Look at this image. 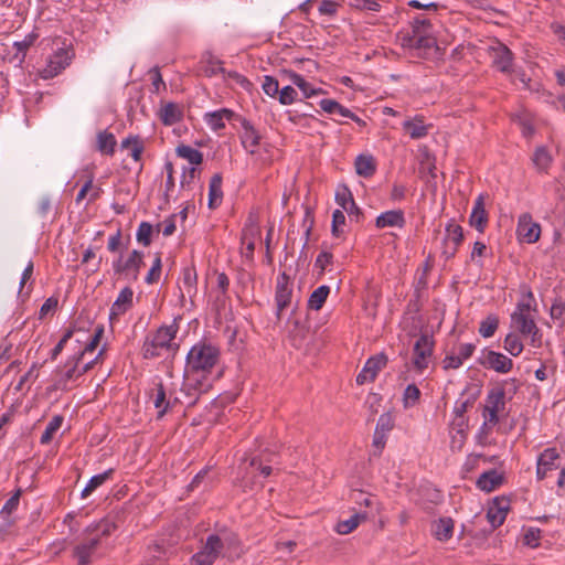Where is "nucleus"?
<instances>
[{
	"label": "nucleus",
	"mask_w": 565,
	"mask_h": 565,
	"mask_svg": "<svg viewBox=\"0 0 565 565\" xmlns=\"http://www.w3.org/2000/svg\"><path fill=\"white\" fill-rule=\"evenodd\" d=\"M523 297L516 303L515 310L510 317L511 330L520 333L523 338L530 339L531 345L540 348L542 344V332L537 328L531 311H536V301L531 288L526 285L522 287Z\"/></svg>",
	"instance_id": "nucleus-1"
},
{
	"label": "nucleus",
	"mask_w": 565,
	"mask_h": 565,
	"mask_svg": "<svg viewBox=\"0 0 565 565\" xmlns=\"http://www.w3.org/2000/svg\"><path fill=\"white\" fill-rule=\"evenodd\" d=\"M221 554L227 557L237 554V540L233 535H210L203 548L192 556V565H212Z\"/></svg>",
	"instance_id": "nucleus-2"
},
{
	"label": "nucleus",
	"mask_w": 565,
	"mask_h": 565,
	"mask_svg": "<svg viewBox=\"0 0 565 565\" xmlns=\"http://www.w3.org/2000/svg\"><path fill=\"white\" fill-rule=\"evenodd\" d=\"M114 525L108 521H100L87 529L88 537L74 548V556L79 565H86L95 555L100 539L110 534Z\"/></svg>",
	"instance_id": "nucleus-3"
},
{
	"label": "nucleus",
	"mask_w": 565,
	"mask_h": 565,
	"mask_svg": "<svg viewBox=\"0 0 565 565\" xmlns=\"http://www.w3.org/2000/svg\"><path fill=\"white\" fill-rule=\"evenodd\" d=\"M217 363V355H185L184 374L189 380L201 383L206 380Z\"/></svg>",
	"instance_id": "nucleus-4"
},
{
	"label": "nucleus",
	"mask_w": 565,
	"mask_h": 565,
	"mask_svg": "<svg viewBox=\"0 0 565 565\" xmlns=\"http://www.w3.org/2000/svg\"><path fill=\"white\" fill-rule=\"evenodd\" d=\"M181 317L173 319L171 324H163L157 329L151 338V347L153 349H166L170 351H178L180 345L177 343L175 337L179 331V322Z\"/></svg>",
	"instance_id": "nucleus-5"
},
{
	"label": "nucleus",
	"mask_w": 565,
	"mask_h": 565,
	"mask_svg": "<svg viewBox=\"0 0 565 565\" xmlns=\"http://www.w3.org/2000/svg\"><path fill=\"white\" fill-rule=\"evenodd\" d=\"M507 392L503 388H493L489 392L483 408V417H488V422L497 425L500 422V416L505 409Z\"/></svg>",
	"instance_id": "nucleus-6"
},
{
	"label": "nucleus",
	"mask_w": 565,
	"mask_h": 565,
	"mask_svg": "<svg viewBox=\"0 0 565 565\" xmlns=\"http://www.w3.org/2000/svg\"><path fill=\"white\" fill-rule=\"evenodd\" d=\"M292 292L294 288L290 277L286 271L280 273L277 276L275 289L276 317L278 320H280L282 311L291 305Z\"/></svg>",
	"instance_id": "nucleus-7"
},
{
	"label": "nucleus",
	"mask_w": 565,
	"mask_h": 565,
	"mask_svg": "<svg viewBox=\"0 0 565 565\" xmlns=\"http://www.w3.org/2000/svg\"><path fill=\"white\" fill-rule=\"evenodd\" d=\"M489 53L492 61V66L503 73L511 74L513 70L514 54L513 52L502 42H497V45L490 46Z\"/></svg>",
	"instance_id": "nucleus-8"
},
{
	"label": "nucleus",
	"mask_w": 565,
	"mask_h": 565,
	"mask_svg": "<svg viewBox=\"0 0 565 565\" xmlns=\"http://www.w3.org/2000/svg\"><path fill=\"white\" fill-rule=\"evenodd\" d=\"M74 55L72 47L58 49L49 57L46 67L44 68V77L57 76L71 64Z\"/></svg>",
	"instance_id": "nucleus-9"
},
{
	"label": "nucleus",
	"mask_w": 565,
	"mask_h": 565,
	"mask_svg": "<svg viewBox=\"0 0 565 565\" xmlns=\"http://www.w3.org/2000/svg\"><path fill=\"white\" fill-rule=\"evenodd\" d=\"M516 233L521 241L533 244L540 238L541 225L533 221L530 213H523L519 217Z\"/></svg>",
	"instance_id": "nucleus-10"
},
{
	"label": "nucleus",
	"mask_w": 565,
	"mask_h": 565,
	"mask_svg": "<svg viewBox=\"0 0 565 565\" xmlns=\"http://www.w3.org/2000/svg\"><path fill=\"white\" fill-rule=\"evenodd\" d=\"M237 121L241 124L243 128V131L239 135L242 146L250 154L256 153L262 139L259 131L254 127V125L248 119L241 115L237 118Z\"/></svg>",
	"instance_id": "nucleus-11"
},
{
	"label": "nucleus",
	"mask_w": 565,
	"mask_h": 565,
	"mask_svg": "<svg viewBox=\"0 0 565 565\" xmlns=\"http://www.w3.org/2000/svg\"><path fill=\"white\" fill-rule=\"evenodd\" d=\"M559 454L556 448L544 449L536 460V478L543 480L547 473L558 467Z\"/></svg>",
	"instance_id": "nucleus-12"
},
{
	"label": "nucleus",
	"mask_w": 565,
	"mask_h": 565,
	"mask_svg": "<svg viewBox=\"0 0 565 565\" xmlns=\"http://www.w3.org/2000/svg\"><path fill=\"white\" fill-rule=\"evenodd\" d=\"M439 52V46L434 36L427 33L417 34L413 56L420 58H433Z\"/></svg>",
	"instance_id": "nucleus-13"
},
{
	"label": "nucleus",
	"mask_w": 565,
	"mask_h": 565,
	"mask_svg": "<svg viewBox=\"0 0 565 565\" xmlns=\"http://www.w3.org/2000/svg\"><path fill=\"white\" fill-rule=\"evenodd\" d=\"M387 362L386 355H371L365 362L362 371L356 376V383L363 385L367 382H372L377 372L385 366Z\"/></svg>",
	"instance_id": "nucleus-14"
},
{
	"label": "nucleus",
	"mask_w": 565,
	"mask_h": 565,
	"mask_svg": "<svg viewBox=\"0 0 565 565\" xmlns=\"http://www.w3.org/2000/svg\"><path fill=\"white\" fill-rule=\"evenodd\" d=\"M481 388L477 384L468 385L456 401L452 414L466 415V412L471 407L480 396Z\"/></svg>",
	"instance_id": "nucleus-15"
},
{
	"label": "nucleus",
	"mask_w": 565,
	"mask_h": 565,
	"mask_svg": "<svg viewBox=\"0 0 565 565\" xmlns=\"http://www.w3.org/2000/svg\"><path fill=\"white\" fill-rule=\"evenodd\" d=\"M238 117L239 115L234 113L232 109L221 108L218 110L206 113L204 115V121L213 131H220L225 128V120L237 121Z\"/></svg>",
	"instance_id": "nucleus-16"
},
{
	"label": "nucleus",
	"mask_w": 565,
	"mask_h": 565,
	"mask_svg": "<svg viewBox=\"0 0 565 565\" xmlns=\"http://www.w3.org/2000/svg\"><path fill=\"white\" fill-rule=\"evenodd\" d=\"M222 65L223 61L214 56L210 51L204 52L199 62L200 71L206 77H213L217 74L225 75V68Z\"/></svg>",
	"instance_id": "nucleus-17"
},
{
	"label": "nucleus",
	"mask_w": 565,
	"mask_h": 565,
	"mask_svg": "<svg viewBox=\"0 0 565 565\" xmlns=\"http://www.w3.org/2000/svg\"><path fill=\"white\" fill-rule=\"evenodd\" d=\"M406 224L405 214L402 210H390L381 213L375 220L377 228L398 227L403 228Z\"/></svg>",
	"instance_id": "nucleus-18"
},
{
	"label": "nucleus",
	"mask_w": 565,
	"mask_h": 565,
	"mask_svg": "<svg viewBox=\"0 0 565 565\" xmlns=\"http://www.w3.org/2000/svg\"><path fill=\"white\" fill-rule=\"evenodd\" d=\"M134 291L130 287H125L120 290L117 299L114 301L109 312V319H116L120 315H124L128 309L132 307Z\"/></svg>",
	"instance_id": "nucleus-19"
},
{
	"label": "nucleus",
	"mask_w": 565,
	"mask_h": 565,
	"mask_svg": "<svg viewBox=\"0 0 565 565\" xmlns=\"http://www.w3.org/2000/svg\"><path fill=\"white\" fill-rule=\"evenodd\" d=\"M470 226L475 227L479 233H483L488 224V213L484 209L483 196L479 195L469 216Z\"/></svg>",
	"instance_id": "nucleus-20"
},
{
	"label": "nucleus",
	"mask_w": 565,
	"mask_h": 565,
	"mask_svg": "<svg viewBox=\"0 0 565 565\" xmlns=\"http://www.w3.org/2000/svg\"><path fill=\"white\" fill-rule=\"evenodd\" d=\"M431 125L424 124V116L416 115L413 119H407L402 124L403 130L411 137V139H422L429 132Z\"/></svg>",
	"instance_id": "nucleus-21"
},
{
	"label": "nucleus",
	"mask_w": 565,
	"mask_h": 565,
	"mask_svg": "<svg viewBox=\"0 0 565 565\" xmlns=\"http://www.w3.org/2000/svg\"><path fill=\"white\" fill-rule=\"evenodd\" d=\"M508 511L509 501L505 499H495L488 510V521L493 527L500 526L504 522Z\"/></svg>",
	"instance_id": "nucleus-22"
},
{
	"label": "nucleus",
	"mask_w": 565,
	"mask_h": 565,
	"mask_svg": "<svg viewBox=\"0 0 565 565\" xmlns=\"http://www.w3.org/2000/svg\"><path fill=\"white\" fill-rule=\"evenodd\" d=\"M180 280L182 282L180 289L193 298L198 294V273L193 264L182 268Z\"/></svg>",
	"instance_id": "nucleus-23"
},
{
	"label": "nucleus",
	"mask_w": 565,
	"mask_h": 565,
	"mask_svg": "<svg viewBox=\"0 0 565 565\" xmlns=\"http://www.w3.org/2000/svg\"><path fill=\"white\" fill-rule=\"evenodd\" d=\"M143 257V252L134 249L125 260V276L129 277L132 281L138 280L140 269L145 265Z\"/></svg>",
	"instance_id": "nucleus-24"
},
{
	"label": "nucleus",
	"mask_w": 565,
	"mask_h": 565,
	"mask_svg": "<svg viewBox=\"0 0 565 565\" xmlns=\"http://www.w3.org/2000/svg\"><path fill=\"white\" fill-rule=\"evenodd\" d=\"M355 172L359 177L369 179L376 172V161L372 154L361 153L354 161Z\"/></svg>",
	"instance_id": "nucleus-25"
},
{
	"label": "nucleus",
	"mask_w": 565,
	"mask_h": 565,
	"mask_svg": "<svg viewBox=\"0 0 565 565\" xmlns=\"http://www.w3.org/2000/svg\"><path fill=\"white\" fill-rule=\"evenodd\" d=\"M503 481V477L495 469L484 471L476 481L478 489L484 492L494 491Z\"/></svg>",
	"instance_id": "nucleus-26"
},
{
	"label": "nucleus",
	"mask_w": 565,
	"mask_h": 565,
	"mask_svg": "<svg viewBox=\"0 0 565 565\" xmlns=\"http://www.w3.org/2000/svg\"><path fill=\"white\" fill-rule=\"evenodd\" d=\"M223 178L221 173H215L210 179L209 184V209L215 210L217 209L223 200V190H222Z\"/></svg>",
	"instance_id": "nucleus-27"
},
{
	"label": "nucleus",
	"mask_w": 565,
	"mask_h": 565,
	"mask_svg": "<svg viewBox=\"0 0 565 565\" xmlns=\"http://www.w3.org/2000/svg\"><path fill=\"white\" fill-rule=\"evenodd\" d=\"M285 73L289 76L292 84H295L301 90L305 98H310L324 93L322 88L313 87L300 74L294 71H285Z\"/></svg>",
	"instance_id": "nucleus-28"
},
{
	"label": "nucleus",
	"mask_w": 565,
	"mask_h": 565,
	"mask_svg": "<svg viewBox=\"0 0 565 565\" xmlns=\"http://www.w3.org/2000/svg\"><path fill=\"white\" fill-rule=\"evenodd\" d=\"M182 117V108L177 103H167L160 109V119L166 126H172L181 121Z\"/></svg>",
	"instance_id": "nucleus-29"
},
{
	"label": "nucleus",
	"mask_w": 565,
	"mask_h": 565,
	"mask_svg": "<svg viewBox=\"0 0 565 565\" xmlns=\"http://www.w3.org/2000/svg\"><path fill=\"white\" fill-rule=\"evenodd\" d=\"M330 291L331 289L327 285H321L317 289H315L310 294L309 299L307 301L308 309L315 311L320 310L323 307L326 300L328 299Z\"/></svg>",
	"instance_id": "nucleus-30"
},
{
	"label": "nucleus",
	"mask_w": 565,
	"mask_h": 565,
	"mask_svg": "<svg viewBox=\"0 0 565 565\" xmlns=\"http://www.w3.org/2000/svg\"><path fill=\"white\" fill-rule=\"evenodd\" d=\"M446 235L444 237V243L452 244L459 248V246L463 242V228L451 218L445 227Z\"/></svg>",
	"instance_id": "nucleus-31"
},
{
	"label": "nucleus",
	"mask_w": 565,
	"mask_h": 565,
	"mask_svg": "<svg viewBox=\"0 0 565 565\" xmlns=\"http://www.w3.org/2000/svg\"><path fill=\"white\" fill-rule=\"evenodd\" d=\"M454 533V522L450 518H441L433 524V534L438 541H448Z\"/></svg>",
	"instance_id": "nucleus-32"
},
{
	"label": "nucleus",
	"mask_w": 565,
	"mask_h": 565,
	"mask_svg": "<svg viewBox=\"0 0 565 565\" xmlns=\"http://www.w3.org/2000/svg\"><path fill=\"white\" fill-rule=\"evenodd\" d=\"M150 398L153 403L154 408L158 412V417H162L166 414L167 409L169 408L170 403L169 401H167L166 391L161 383L157 384L156 387L152 390Z\"/></svg>",
	"instance_id": "nucleus-33"
},
{
	"label": "nucleus",
	"mask_w": 565,
	"mask_h": 565,
	"mask_svg": "<svg viewBox=\"0 0 565 565\" xmlns=\"http://www.w3.org/2000/svg\"><path fill=\"white\" fill-rule=\"evenodd\" d=\"M482 363L500 373H507L512 367V361L508 355H483Z\"/></svg>",
	"instance_id": "nucleus-34"
},
{
	"label": "nucleus",
	"mask_w": 565,
	"mask_h": 565,
	"mask_svg": "<svg viewBox=\"0 0 565 565\" xmlns=\"http://www.w3.org/2000/svg\"><path fill=\"white\" fill-rule=\"evenodd\" d=\"M367 515L365 512L355 513L349 519L340 521L335 526V531L342 535L349 534L354 531L362 521H365Z\"/></svg>",
	"instance_id": "nucleus-35"
},
{
	"label": "nucleus",
	"mask_w": 565,
	"mask_h": 565,
	"mask_svg": "<svg viewBox=\"0 0 565 565\" xmlns=\"http://www.w3.org/2000/svg\"><path fill=\"white\" fill-rule=\"evenodd\" d=\"M116 147V138L114 134L107 130L97 134V150L103 154L113 156Z\"/></svg>",
	"instance_id": "nucleus-36"
},
{
	"label": "nucleus",
	"mask_w": 565,
	"mask_h": 565,
	"mask_svg": "<svg viewBox=\"0 0 565 565\" xmlns=\"http://www.w3.org/2000/svg\"><path fill=\"white\" fill-rule=\"evenodd\" d=\"M175 152L178 157L186 159L193 166H199L203 162V153L191 146L179 145Z\"/></svg>",
	"instance_id": "nucleus-37"
},
{
	"label": "nucleus",
	"mask_w": 565,
	"mask_h": 565,
	"mask_svg": "<svg viewBox=\"0 0 565 565\" xmlns=\"http://www.w3.org/2000/svg\"><path fill=\"white\" fill-rule=\"evenodd\" d=\"M111 473L113 470L109 469L107 471L93 476L86 483L85 488L82 490L81 497L83 499L89 497L97 488L103 486L109 479Z\"/></svg>",
	"instance_id": "nucleus-38"
},
{
	"label": "nucleus",
	"mask_w": 565,
	"mask_h": 565,
	"mask_svg": "<svg viewBox=\"0 0 565 565\" xmlns=\"http://www.w3.org/2000/svg\"><path fill=\"white\" fill-rule=\"evenodd\" d=\"M532 161L540 172H546L552 163V157L546 147L540 146L535 149Z\"/></svg>",
	"instance_id": "nucleus-39"
},
{
	"label": "nucleus",
	"mask_w": 565,
	"mask_h": 565,
	"mask_svg": "<svg viewBox=\"0 0 565 565\" xmlns=\"http://www.w3.org/2000/svg\"><path fill=\"white\" fill-rule=\"evenodd\" d=\"M319 106L323 111L331 115L339 114L340 116L345 117L350 114V109L341 105L335 99L323 98L319 102Z\"/></svg>",
	"instance_id": "nucleus-40"
},
{
	"label": "nucleus",
	"mask_w": 565,
	"mask_h": 565,
	"mask_svg": "<svg viewBox=\"0 0 565 565\" xmlns=\"http://www.w3.org/2000/svg\"><path fill=\"white\" fill-rule=\"evenodd\" d=\"M434 340L433 335L425 332L416 338L414 342L413 353H433Z\"/></svg>",
	"instance_id": "nucleus-41"
},
{
	"label": "nucleus",
	"mask_w": 565,
	"mask_h": 565,
	"mask_svg": "<svg viewBox=\"0 0 565 565\" xmlns=\"http://www.w3.org/2000/svg\"><path fill=\"white\" fill-rule=\"evenodd\" d=\"M104 332H105V328L103 324H98L95 330H94V333L90 335L89 334V341L86 343L85 347L83 348H79L78 351L76 353H92L96 350V348L98 347L102 338L104 337Z\"/></svg>",
	"instance_id": "nucleus-42"
},
{
	"label": "nucleus",
	"mask_w": 565,
	"mask_h": 565,
	"mask_svg": "<svg viewBox=\"0 0 565 565\" xmlns=\"http://www.w3.org/2000/svg\"><path fill=\"white\" fill-rule=\"evenodd\" d=\"M334 200L344 211L354 202L353 194L347 184H339L335 190Z\"/></svg>",
	"instance_id": "nucleus-43"
},
{
	"label": "nucleus",
	"mask_w": 565,
	"mask_h": 565,
	"mask_svg": "<svg viewBox=\"0 0 565 565\" xmlns=\"http://www.w3.org/2000/svg\"><path fill=\"white\" fill-rule=\"evenodd\" d=\"M499 327V318L495 315H489L480 322L479 333L483 338H490L494 334Z\"/></svg>",
	"instance_id": "nucleus-44"
},
{
	"label": "nucleus",
	"mask_w": 565,
	"mask_h": 565,
	"mask_svg": "<svg viewBox=\"0 0 565 565\" xmlns=\"http://www.w3.org/2000/svg\"><path fill=\"white\" fill-rule=\"evenodd\" d=\"M153 226L149 222H141L136 232V239L139 244L147 247L151 244Z\"/></svg>",
	"instance_id": "nucleus-45"
},
{
	"label": "nucleus",
	"mask_w": 565,
	"mask_h": 565,
	"mask_svg": "<svg viewBox=\"0 0 565 565\" xmlns=\"http://www.w3.org/2000/svg\"><path fill=\"white\" fill-rule=\"evenodd\" d=\"M521 334L511 330L510 333L507 334L504 339V349L509 353H522L523 343L521 341Z\"/></svg>",
	"instance_id": "nucleus-46"
},
{
	"label": "nucleus",
	"mask_w": 565,
	"mask_h": 565,
	"mask_svg": "<svg viewBox=\"0 0 565 565\" xmlns=\"http://www.w3.org/2000/svg\"><path fill=\"white\" fill-rule=\"evenodd\" d=\"M63 424V417L60 415L54 416L49 424L46 425L45 430L43 431L41 436V444H49L54 434L61 428Z\"/></svg>",
	"instance_id": "nucleus-47"
},
{
	"label": "nucleus",
	"mask_w": 565,
	"mask_h": 565,
	"mask_svg": "<svg viewBox=\"0 0 565 565\" xmlns=\"http://www.w3.org/2000/svg\"><path fill=\"white\" fill-rule=\"evenodd\" d=\"M36 39H38V34L30 33L22 41H15L13 43V46L17 49L15 56L18 57L20 55V61L24 60V57L26 55V51L29 50L30 46H32L34 44Z\"/></svg>",
	"instance_id": "nucleus-48"
},
{
	"label": "nucleus",
	"mask_w": 565,
	"mask_h": 565,
	"mask_svg": "<svg viewBox=\"0 0 565 565\" xmlns=\"http://www.w3.org/2000/svg\"><path fill=\"white\" fill-rule=\"evenodd\" d=\"M162 269V262L160 255H157L153 259L152 266L149 269L147 276L145 277V281L148 285H153L159 281Z\"/></svg>",
	"instance_id": "nucleus-49"
},
{
	"label": "nucleus",
	"mask_w": 565,
	"mask_h": 565,
	"mask_svg": "<svg viewBox=\"0 0 565 565\" xmlns=\"http://www.w3.org/2000/svg\"><path fill=\"white\" fill-rule=\"evenodd\" d=\"M419 396H420L419 388L414 384H409L405 388L404 394H403L404 406L406 408L413 407L418 402Z\"/></svg>",
	"instance_id": "nucleus-50"
},
{
	"label": "nucleus",
	"mask_w": 565,
	"mask_h": 565,
	"mask_svg": "<svg viewBox=\"0 0 565 565\" xmlns=\"http://www.w3.org/2000/svg\"><path fill=\"white\" fill-rule=\"evenodd\" d=\"M468 418L466 415L452 414V418L449 424V430L451 433L457 431L458 434L468 433Z\"/></svg>",
	"instance_id": "nucleus-51"
},
{
	"label": "nucleus",
	"mask_w": 565,
	"mask_h": 565,
	"mask_svg": "<svg viewBox=\"0 0 565 565\" xmlns=\"http://www.w3.org/2000/svg\"><path fill=\"white\" fill-rule=\"evenodd\" d=\"M349 4L358 10H367L379 12L381 10L380 0H350Z\"/></svg>",
	"instance_id": "nucleus-52"
},
{
	"label": "nucleus",
	"mask_w": 565,
	"mask_h": 565,
	"mask_svg": "<svg viewBox=\"0 0 565 565\" xmlns=\"http://www.w3.org/2000/svg\"><path fill=\"white\" fill-rule=\"evenodd\" d=\"M297 90L292 86L287 85L279 89L278 100L281 105H291L297 99Z\"/></svg>",
	"instance_id": "nucleus-53"
},
{
	"label": "nucleus",
	"mask_w": 565,
	"mask_h": 565,
	"mask_svg": "<svg viewBox=\"0 0 565 565\" xmlns=\"http://www.w3.org/2000/svg\"><path fill=\"white\" fill-rule=\"evenodd\" d=\"M431 28V23L428 19H426L424 15L418 14L413 19L412 22V31L413 33H427L428 29Z\"/></svg>",
	"instance_id": "nucleus-54"
},
{
	"label": "nucleus",
	"mask_w": 565,
	"mask_h": 565,
	"mask_svg": "<svg viewBox=\"0 0 565 565\" xmlns=\"http://www.w3.org/2000/svg\"><path fill=\"white\" fill-rule=\"evenodd\" d=\"M333 262V255L332 253L330 252H327V250H322L316 262H315V267L316 268H319V276H322L328 267V265L332 264Z\"/></svg>",
	"instance_id": "nucleus-55"
},
{
	"label": "nucleus",
	"mask_w": 565,
	"mask_h": 565,
	"mask_svg": "<svg viewBox=\"0 0 565 565\" xmlns=\"http://www.w3.org/2000/svg\"><path fill=\"white\" fill-rule=\"evenodd\" d=\"M263 90L269 97H276L279 93L278 81L273 76L266 75L263 82Z\"/></svg>",
	"instance_id": "nucleus-56"
},
{
	"label": "nucleus",
	"mask_w": 565,
	"mask_h": 565,
	"mask_svg": "<svg viewBox=\"0 0 565 565\" xmlns=\"http://www.w3.org/2000/svg\"><path fill=\"white\" fill-rule=\"evenodd\" d=\"M225 78L232 79L236 84H238L241 87L248 89L252 86V83L242 74H239L236 71H226L225 75H223Z\"/></svg>",
	"instance_id": "nucleus-57"
},
{
	"label": "nucleus",
	"mask_w": 565,
	"mask_h": 565,
	"mask_svg": "<svg viewBox=\"0 0 565 565\" xmlns=\"http://www.w3.org/2000/svg\"><path fill=\"white\" fill-rule=\"evenodd\" d=\"M393 427V418L391 414L385 413L379 417L375 430L387 434Z\"/></svg>",
	"instance_id": "nucleus-58"
},
{
	"label": "nucleus",
	"mask_w": 565,
	"mask_h": 565,
	"mask_svg": "<svg viewBox=\"0 0 565 565\" xmlns=\"http://www.w3.org/2000/svg\"><path fill=\"white\" fill-rule=\"evenodd\" d=\"M450 435V448L452 451H460L463 447L466 439H467V433L458 434L457 431L451 433L449 430Z\"/></svg>",
	"instance_id": "nucleus-59"
},
{
	"label": "nucleus",
	"mask_w": 565,
	"mask_h": 565,
	"mask_svg": "<svg viewBox=\"0 0 565 565\" xmlns=\"http://www.w3.org/2000/svg\"><path fill=\"white\" fill-rule=\"evenodd\" d=\"M565 312V302L562 297H556L552 303L550 316L553 320H558Z\"/></svg>",
	"instance_id": "nucleus-60"
},
{
	"label": "nucleus",
	"mask_w": 565,
	"mask_h": 565,
	"mask_svg": "<svg viewBox=\"0 0 565 565\" xmlns=\"http://www.w3.org/2000/svg\"><path fill=\"white\" fill-rule=\"evenodd\" d=\"M481 456L480 455H469L467 456L463 465H462V473L466 476L467 473H470L479 466V460Z\"/></svg>",
	"instance_id": "nucleus-61"
},
{
	"label": "nucleus",
	"mask_w": 565,
	"mask_h": 565,
	"mask_svg": "<svg viewBox=\"0 0 565 565\" xmlns=\"http://www.w3.org/2000/svg\"><path fill=\"white\" fill-rule=\"evenodd\" d=\"M540 530L530 527L524 534V543L530 547H536L540 541Z\"/></svg>",
	"instance_id": "nucleus-62"
},
{
	"label": "nucleus",
	"mask_w": 565,
	"mask_h": 565,
	"mask_svg": "<svg viewBox=\"0 0 565 565\" xmlns=\"http://www.w3.org/2000/svg\"><path fill=\"white\" fill-rule=\"evenodd\" d=\"M338 10V3L332 0H323L319 6V12L322 15H334Z\"/></svg>",
	"instance_id": "nucleus-63"
},
{
	"label": "nucleus",
	"mask_w": 565,
	"mask_h": 565,
	"mask_svg": "<svg viewBox=\"0 0 565 565\" xmlns=\"http://www.w3.org/2000/svg\"><path fill=\"white\" fill-rule=\"evenodd\" d=\"M57 299L55 297L47 298L40 308V319H43L49 312L53 311L57 307Z\"/></svg>",
	"instance_id": "nucleus-64"
}]
</instances>
